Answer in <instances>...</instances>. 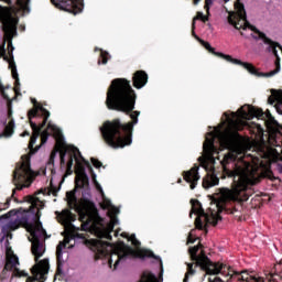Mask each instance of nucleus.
I'll return each mask as SVG.
<instances>
[{"mask_svg":"<svg viewBox=\"0 0 282 282\" xmlns=\"http://www.w3.org/2000/svg\"><path fill=\"white\" fill-rule=\"evenodd\" d=\"M34 107L28 111L29 124L33 131L29 142V154L22 156V163L15 166L13 171L12 182L15 188L12 191V197H14L17 191H23L25 188V182H32L34 172L30 165V160L34 155L41 145L34 148L39 135H41V144H46L50 135L56 140L55 148L51 152L47 166H54V160H56V153H59V162L62 166H65V158L67 156V143H65V137L63 131L59 130L56 124H53L50 120V110L45 109L43 105L39 104L36 99H32Z\"/></svg>","mask_w":282,"mask_h":282,"instance_id":"nucleus-1","label":"nucleus"},{"mask_svg":"<svg viewBox=\"0 0 282 282\" xmlns=\"http://www.w3.org/2000/svg\"><path fill=\"white\" fill-rule=\"evenodd\" d=\"M138 95L131 82L127 78H116L111 80L107 90L106 106L111 111H121L130 116L131 121L122 123L120 119L107 120L99 128L101 138L110 149H124L133 143V127L138 124L140 111L135 109Z\"/></svg>","mask_w":282,"mask_h":282,"instance_id":"nucleus-2","label":"nucleus"},{"mask_svg":"<svg viewBox=\"0 0 282 282\" xmlns=\"http://www.w3.org/2000/svg\"><path fill=\"white\" fill-rule=\"evenodd\" d=\"M221 166L224 177L234 178L231 188H224L226 197L231 202H248L252 195L250 186H254L259 182V165L254 161L246 160L239 164L237 154L228 152L221 161Z\"/></svg>","mask_w":282,"mask_h":282,"instance_id":"nucleus-3","label":"nucleus"},{"mask_svg":"<svg viewBox=\"0 0 282 282\" xmlns=\"http://www.w3.org/2000/svg\"><path fill=\"white\" fill-rule=\"evenodd\" d=\"M66 199L68 207L72 210L77 212V215H79V221L82 225L80 228H78L72 224V221H76V215H74L69 209H64L57 215L59 224H62V226H68L70 230H84L87 232V230L94 226L96 216L98 215L96 204L87 198H83L78 202V198H76V191L67 192Z\"/></svg>","mask_w":282,"mask_h":282,"instance_id":"nucleus-4","label":"nucleus"},{"mask_svg":"<svg viewBox=\"0 0 282 282\" xmlns=\"http://www.w3.org/2000/svg\"><path fill=\"white\" fill-rule=\"evenodd\" d=\"M0 21L4 32L3 42L0 45V58L9 63V69H11V76L14 79V93L19 94L21 91V82L19 80L17 62H14V45H12V40L17 34V25H19V18L9 8L0 7Z\"/></svg>","mask_w":282,"mask_h":282,"instance_id":"nucleus-5","label":"nucleus"},{"mask_svg":"<svg viewBox=\"0 0 282 282\" xmlns=\"http://www.w3.org/2000/svg\"><path fill=\"white\" fill-rule=\"evenodd\" d=\"M239 118L235 119L237 117V113L232 112V118L228 116V112H225L224 116H226L228 120V127L225 130H221V128L215 129V137L218 138L221 147H225V149H229V147H232V143L235 142L236 138H239V131H243V128L246 127V121L243 120H252V118H258V120H263V109L257 108L254 106L246 105L241 107L238 110Z\"/></svg>","mask_w":282,"mask_h":282,"instance_id":"nucleus-6","label":"nucleus"},{"mask_svg":"<svg viewBox=\"0 0 282 282\" xmlns=\"http://www.w3.org/2000/svg\"><path fill=\"white\" fill-rule=\"evenodd\" d=\"M97 249V259H102V257H109L108 265L109 268H113V270H118V265L127 263L128 259H155L162 263V259L159 256H155L153 251L149 249H133L124 242L117 249L112 250L111 242H107L104 240H98L96 242Z\"/></svg>","mask_w":282,"mask_h":282,"instance_id":"nucleus-7","label":"nucleus"},{"mask_svg":"<svg viewBox=\"0 0 282 282\" xmlns=\"http://www.w3.org/2000/svg\"><path fill=\"white\" fill-rule=\"evenodd\" d=\"M235 10L229 12V15L227 18V21L229 25H232L235 30H251V32H254V34H251L252 39L254 41H263L264 45H269L268 52H272V54L275 56V58H279V51H276V47L281 51V44L279 42L272 41L270 37L265 36V33L261 32L257 26L250 24L248 21V15L246 14V6L241 2V0H237L235 2Z\"/></svg>","mask_w":282,"mask_h":282,"instance_id":"nucleus-8","label":"nucleus"},{"mask_svg":"<svg viewBox=\"0 0 282 282\" xmlns=\"http://www.w3.org/2000/svg\"><path fill=\"white\" fill-rule=\"evenodd\" d=\"M70 153L68 155V161H65L64 165H61L62 167L66 166V175H72L74 171H72V167L74 166V160L76 161V177H75V188H85V191H89V176L87 175V172H85V158H83V154L80 153V150L74 145H68L66 148V153Z\"/></svg>","mask_w":282,"mask_h":282,"instance_id":"nucleus-9","label":"nucleus"},{"mask_svg":"<svg viewBox=\"0 0 282 282\" xmlns=\"http://www.w3.org/2000/svg\"><path fill=\"white\" fill-rule=\"evenodd\" d=\"M23 226L28 228V231L32 237L31 251L32 254L35 257V263H39V259H41V256L43 254V252H45L43 250V239L48 238L47 231L43 228V224H41V221H39L37 224H32L28 221V224H23Z\"/></svg>","mask_w":282,"mask_h":282,"instance_id":"nucleus-10","label":"nucleus"},{"mask_svg":"<svg viewBox=\"0 0 282 282\" xmlns=\"http://www.w3.org/2000/svg\"><path fill=\"white\" fill-rule=\"evenodd\" d=\"M192 204V213H195V215H198V217H205L206 224H210L212 226H217L219 221H221V215L217 214V212H210V214H206L204 212V207H202V203L198 199H191Z\"/></svg>","mask_w":282,"mask_h":282,"instance_id":"nucleus-11","label":"nucleus"},{"mask_svg":"<svg viewBox=\"0 0 282 282\" xmlns=\"http://www.w3.org/2000/svg\"><path fill=\"white\" fill-rule=\"evenodd\" d=\"M198 43H200V45H203V47H205V50H207V52H209V54H213L214 56H218V58H224L225 61H227L228 63H232L234 65H240L245 69H254L252 67V64H250L248 62H241V59L234 58L230 55H226L221 52H216L215 47L210 46V43H208L202 39H198Z\"/></svg>","mask_w":282,"mask_h":282,"instance_id":"nucleus-12","label":"nucleus"},{"mask_svg":"<svg viewBox=\"0 0 282 282\" xmlns=\"http://www.w3.org/2000/svg\"><path fill=\"white\" fill-rule=\"evenodd\" d=\"M32 276L26 278V282H41L47 279V273L50 272V260L43 259L37 262L32 269Z\"/></svg>","mask_w":282,"mask_h":282,"instance_id":"nucleus-13","label":"nucleus"},{"mask_svg":"<svg viewBox=\"0 0 282 282\" xmlns=\"http://www.w3.org/2000/svg\"><path fill=\"white\" fill-rule=\"evenodd\" d=\"M19 265H21V262H19L18 256L6 258L4 272H12V276L18 278L28 276V272L21 271Z\"/></svg>","mask_w":282,"mask_h":282,"instance_id":"nucleus-14","label":"nucleus"},{"mask_svg":"<svg viewBox=\"0 0 282 282\" xmlns=\"http://www.w3.org/2000/svg\"><path fill=\"white\" fill-rule=\"evenodd\" d=\"M183 180L189 184L191 191L197 188V182H199V165L194 164L189 171H183Z\"/></svg>","mask_w":282,"mask_h":282,"instance_id":"nucleus-15","label":"nucleus"},{"mask_svg":"<svg viewBox=\"0 0 282 282\" xmlns=\"http://www.w3.org/2000/svg\"><path fill=\"white\" fill-rule=\"evenodd\" d=\"M23 224H28V218L22 217L20 219L11 220L4 226H2V239H12V232L14 230H19V227L23 226Z\"/></svg>","mask_w":282,"mask_h":282,"instance_id":"nucleus-16","label":"nucleus"},{"mask_svg":"<svg viewBox=\"0 0 282 282\" xmlns=\"http://www.w3.org/2000/svg\"><path fill=\"white\" fill-rule=\"evenodd\" d=\"M62 10L70 14H80L83 12V0H59Z\"/></svg>","mask_w":282,"mask_h":282,"instance_id":"nucleus-17","label":"nucleus"},{"mask_svg":"<svg viewBox=\"0 0 282 282\" xmlns=\"http://www.w3.org/2000/svg\"><path fill=\"white\" fill-rule=\"evenodd\" d=\"M275 69L269 72V73H260L257 67H254V65L251 64V67L253 69H247V72H249V74H252L253 76H264L265 78H270L272 76H275V74H279V72H281V57H275Z\"/></svg>","mask_w":282,"mask_h":282,"instance_id":"nucleus-18","label":"nucleus"},{"mask_svg":"<svg viewBox=\"0 0 282 282\" xmlns=\"http://www.w3.org/2000/svg\"><path fill=\"white\" fill-rule=\"evenodd\" d=\"M149 83V75L144 70H137L132 76V85L135 89H142Z\"/></svg>","mask_w":282,"mask_h":282,"instance_id":"nucleus-19","label":"nucleus"},{"mask_svg":"<svg viewBox=\"0 0 282 282\" xmlns=\"http://www.w3.org/2000/svg\"><path fill=\"white\" fill-rule=\"evenodd\" d=\"M203 149L208 158H215V155L219 154V150L215 147V138L206 139Z\"/></svg>","mask_w":282,"mask_h":282,"instance_id":"nucleus-20","label":"nucleus"},{"mask_svg":"<svg viewBox=\"0 0 282 282\" xmlns=\"http://www.w3.org/2000/svg\"><path fill=\"white\" fill-rule=\"evenodd\" d=\"M219 184V177L215 174H209L203 178V188H213V186H217Z\"/></svg>","mask_w":282,"mask_h":282,"instance_id":"nucleus-21","label":"nucleus"},{"mask_svg":"<svg viewBox=\"0 0 282 282\" xmlns=\"http://www.w3.org/2000/svg\"><path fill=\"white\" fill-rule=\"evenodd\" d=\"M83 162H84L85 166L88 169L89 173L91 174V180H93L97 191H99L101 193V195H105V192L102 191V187L100 186V184L96 180V173H94V167H91V163H89V161H87L85 159H83Z\"/></svg>","mask_w":282,"mask_h":282,"instance_id":"nucleus-22","label":"nucleus"},{"mask_svg":"<svg viewBox=\"0 0 282 282\" xmlns=\"http://www.w3.org/2000/svg\"><path fill=\"white\" fill-rule=\"evenodd\" d=\"M67 243H69V239L65 238L64 241H59L56 247V258L57 261H63V248H67Z\"/></svg>","mask_w":282,"mask_h":282,"instance_id":"nucleus-23","label":"nucleus"},{"mask_svg":"<svg viewBox=\"0 0 282 282\" xmlns=\"http://www.w3.org/2000/svg\"><path fill=\"white\" fill-rule=\"evenodd\" d=\"M51 195L53 194V197H56L58 195V188L54 185H51V188H42L35 193V195Z\"/></svg>","mask_w":282,"mask_h":282,"instance_id":"nucleus-24","label":"nucleus"},{"mask_svg":"<svg viewBox=\"0 0 282 282\" xmlns=\"http://www.w3.org/2000/svg\"><path fill=\"white\" fill-rule=\"evenodd\" d=\"M14 133V120L9 121V123L4 127L3 133H1L2 138H10Z\"/></svg>","mask_w":282,"mask_h":282,"instance_id":"nucleus-25","label":"nucleus"},{"mask_svg":"<svg viewBox=\"0 0 282 282\" xmlns=\"http://www.w3.org/2000/svg\"><path fill=\"white\" fill-rule=\"evenodd\" d=\"M109 58H111L109 52L100 50V57L97 63L98 65H107V63H109Z\"/></svg>","mask_w":282,"mask_h":282,"instance_id":"nucleus-26","label":"nucleus"},{"mask_svg":"<svg viewBox=\"0 0 282 282\" xmlns=\"http://www.w3.org/2000/svg\"><path fill=\"white\" fill-rule=\"evenodd\" d=\"M158 278L151 272H143L140 282H156Z\"/></svg>","mask_w":282,"mask_h":282,"instance_id":"nucleus-27","label":"nucleus"},{"mask_svg":"<svg viewBox=\"0 0 282 282\" xmlns=\"http://www.w3.org/2000/svg\"><path fill=\"white\" fill-rule=\"evenodd\" d=\"M17 6L20 10H23V12H30V0H17Z\"/></svg>","mask_w":282,"mask_h":282,"instance_id":"nucleus-28","label":"nucleus"},{"mask_svg":"<svg viewBox=\"0 0 282 282\" xmlns=\"http://www.w3.org/2000/svg\"><path fill=\"white\" fill-rule=\"evenodd\" d=\"M25 202L32 204V206H37V204H42L39 197L32 195L25 196Z\"/></svg>","mask_w":282,"mask_h":282,"instance_id":"nucleus-29","label":"nucleus"},{"mask_svg":"<svg viewBox=\"0 0 282 282\" xmlns=\"http://www.w3.org/2000/svg\"><path fill=\"white\" fill-rule=\"evenodd\" d=\"M193 263H187V272L185 273L183 282H188V276L195 274V269H193Z\"/></svg>","mask_w":282,"mask_h":282,"instance_id":"nucleus-30","label":"nucleus"},{"mask_svg":"<svg viewBox=\"0 0 282 282\" xmlns=\"http://www.w3.org/2000/svg\"><path fill=\"white\" fill-rule=\"evenodd\" d=\"M19 214V210L17 209H11L10 212H8L7 214L0 216V219H10V217H14L15 215Z\"/></svg>","mask_w":282,"mask_h":282,"instance_id":"nucleus-31","label":"nucleus"},{"mask_svg":"<svg viewBox=\"0 0 282 282\" xmlns=\"http://www.w3.org/2000/svg\"><path fill=\"white\" fill-rule=\"evenodd\" d=\"M217 0H205L204 10H206L207 14H210V8H213V3Z\"/></svg>","mask_w":282,"mask_h":282,"instance_id":"nucleus-32","label":"nucleus"},{"mask_svg":"<svg viewBox=\"0 0 282 282\" xmlns=\"http://www.w3.org/2000/svg\"><path fill=\"white\" fill-rule=\"evenodd\" d=\"M202 19H204V13L202 11H198L192 22L193 30L195 28V21H202Z\"/></svg>","mask_w":282,"mask_h":282,"instance_id":"nucleus-33","label":"nucleus"},{"mask_svg":"<svg viewBox=\"0 0 282 282\" xmlns=\"http://www.w3.org/2000/svg\"><path fill=\"white\" fill-rule=\"evenodd\" d=\"M10 257H17V254H14V251L12 250V247L7 245L6 246V259H8Z\"/></svg>","mask_w":282,"mask_h":282,"instance_id":"nucleus-34","label":"nucleus"},{"mask_svg":"<svg viewBox=\"0 0 282 282\" xmlns=\"http://www.w3.org/2000/svg\"><path fill=\"white\" fill-rule=\"evenodd\" d=\"M223 210H225L227 215H235V213L238 212L237 207H228V206H225Z\"/></svg>","mask_w":282,"mask_h":282,"instance_id":"nucleus-35","label":"nucleus"},{"mask_svg":"<svg viewBox=\"0 0 282 282\" xmlns=\"http://www.w3.org/2000/svg\"><path fill=\"white\" fill-rule=\"evenodd\" d=\"M0 93H1L2 98H4V100L10 101V96H8V94H6V87H3V84H1V82H0Z\"/></svg>","mask_w":282,"mask_h":282,"instance_id":"nucleus-36","label":"nucleus"},{"mask_svg":"<svg viewBox=\"0 0 282 282\" xmlns=\"http://www.w3.org/2000/svg\"><path fill=\"white\" fill-rule=\"evenodd\" d=\"M91 164L95 166V169H100L102 166V162H100L98 159L96 158H91L90 159Z\"/></svg>","mask_w":282,"mask_h":282,"instance_id":"nucleus-37","label":"nucleus"},{"mask_svg":"<svg viewBox=\"0 0 282 282\" xmlns=\"http://www.w3.org/2000/svg\"><path fill=\"white\" fill-rule=\"evenodd\" d=\"M195 226L198 230H204V223L202 221V218L199 217L196 218Z\"/></svg>","mask_w":282,"mask_h":282,"instance_id":"nucleus-38","label":"nucleus"},{"mask_svg":"<svg viewBox=\"0 0 282 282\" xmlns=\"http://www.w3.org/2000/svg\"><path fill=\"white\" fill-rule=\"evenodd\" d=\"M101 238L107 239L108 241H111V239H113V237L111 236V231H104L101 234Z\"/></svg>","mask_w":282,"mask_h":282,"instance_id":"nucleus-39","label":"nucleus"},{"mask_svg":"<svg viewBox=\"0 0 282 282\" xmlns=\"http://www.w3.org/2000/svg\"><path fill=\"white\" fill-rule=\"evenodd\" d=\"M265 177H268V180H276V177H274V173H272V171L268 170L265 172Z\"/></svg>","mask_w":282,"mask_h":282,"instance_id":"nucleus-40","label":"nucleus"},{"mask_svg":"<svg viewBox=\"0 0 282 282\" xmlns=\"http://www.w3.org/2000/svg\"><path fill=\"white\" fill-rule=\"evenodd\" d=\"M111 200H109V199H105L104 200V206H102V208H105V209H107V208H111Z\"/></svg>","mask_w":282,"mask_h":282,"instance_id":"nucleus-41","label":"nucleus"},{"mask_svg":"<svg viewBox=\"0 0 282 282\" xmlns=\"http://www.w3.org/2000/svg\"><path fill=\"white\" fill-rule=\"evenodd\" d=\"M131 243H132V246H134V248H138L139 246H141L140 240L135 239V236H133Z\"/></svg>","mask_w":282,"mask_h":282,"instance_id":"nucleus-42","label":"nucleus"},{"mask_svg":"<svg viewBox=\"0 0 282 282\" xmlns=\"http://www.w3.org/2000/svg\"><path fill=\"white\" fill-rule=\"evenodd\" d=\"M195 241H197V239L193 238V235L189 234L188 237H187V243H195Z\"/></svg>","mask_w":282,"mask_h":282,"instance_id":"nucleus-43","label":"nucleus"},{"mask_svg":"<svg viewBox=\"0 0 282 282\" xmlns=\"http://www.w3.org/2000/svg\"><path fill=\"white\" fill-rule=\"evenodd\" d=\"M8 272L9 271H6V267H3V270L1 272V279H6V276H8Z\"/></svg>","mask_w":282,"mask_h":282,"instance_id":"nucleus-44","label":"nucleus"},{"mask_svg":"<svg viewBox=\"0 0 282 282\" xmlns=\"http://www.w3.org/2000/svg\"><path fill=\"white\" fill-rule=\"evenodd\" d=\"M209 17H210V13L209 14L207 13L206 15L203 17V19L200 21L203 23H206L208 21Z\"/></svg>","mask_w":282,"mask_h":282,"instance_id":"nucleus-45","label":"nucleus"},{"mask_svg":"<svg viewBox=\"0 0 282 282\" xmlns=\"http://www.w3.org/2000/svg\"><path fill=\"white\" fill-rule=\"evenodd\" d=\"M274 97L273 96H270L269 98H268V102L270 104V105H274Z\"/></svg>","mask_w":282,"mask_h":282,"instance_id":"nucleus-46","label":"nucleus"},{"mask_svg":"<svg viewBox=\"0 0 282 282\" xmlns=\"http://www.w3.org/2000/svg\"><path fill=\"white\" fill-rule=\"evenodd\" d=\"M192 34H193L194 39H197L199 41V36H197V34H195V28L193 29V26H192Z\"/></svg>","mask_w":282,"mask_h":282,"instance_id":"nucleus-47","label":"nucleus"},{"mask_svg":"<svg viewBox=\"0 0 282 282\" xmlns=\"http://www.w3.org/2000/svg\"><path fill=\"white\" fill-rule=\"evenodd\" d=\"M25 135H30V131L25 130L24 132H22L21 137L25 138Z\"/></svg>","mask_w":282,"mask_h":282,"instance_id":"nucleus-48","label":"nucleus"},{"mask_svg":"<svg viewBox=\"0 0 282 282\" xmlns=\"http://www.w3.org/2000/svg\"><path fill=\"white\" fill-rule=\"evenodd\" d=\"M133 237H135V235H131L129 241L133 242Z\"/></svg>","mask_w":282,"mask_h":282,"instance_id":"nucleus-49","label":"nucleus"},{"mask_svg":"<svg viewBox=\"0 0 282 282\" xmlns=\"http://www.w3.org/2000/svg\"><path fill=\"white\" fill-rule=\"evenodd\" d=\"M199 1H202V0H194V6H197L198 3H199Z\"/></svg>","mask_w":282,"mask_h":282,"instance_id":"nucleus-50","label":"nucleus"},{"mask_svg":"<svg viewBox=\"0 0 282 282\" xmlns=\"http://www.w3.org/2000/svg\"><path fill=\"white\" fill-rule=\"evenodd\" d=\"M8 116H9V118H10V116H12V110H9Z\"/></svg>","mask_w":282,"mask_h":282,"instance_id":"nucleus-51","label":"nucleus"},{"mask_svg":"<svg viewBox=\"0 0 282 282\" xmlns=\"http://www.w3.org/2000/svg\"><path fill=\"white\" fill-rule=\"evenodd\" d=\"M177 184H182V178H178V180H177Z\"/></svg>","mask_w":282,"mask_h":282,"instance_id":"nucleus-52","label":"nucleus"},{"mask_svg":"<svg viewBox=\"0 0 282 282\" xmlns=\"http://www.w3.org/2000/svg\"><path fill=\"white\" fill-rule=\"evenodd\" d=\"M224 1V3H228V1H230V0H223Z\"/></svg>","mask_w":282,"mask_h":282,"instance_id":"nucleus-53","label":"nucleus"},{"mask_svg":"<svg viewBox=\"0 0 282 282\" xmlns=\"http://www.w3.org/2000/svg\"><path fill=\"white\" fill-rule=\"evenodd\" d=\"M241 36H246V34L243 32H240Z\"/></svg>","mask_w":282,"mask_h":282,"instance_id":"nucleus-54","label":"nucleus"},{"mask_svg":"<svg viewBox=\"0 0 282 282\" xmlns=\"http://www.w3.org/2000/svg\"><path fill=\"white\" fill-rule=\"evenodd\" d=\"M39 213H40V212L37 210V214H36L37 219H39Z\"/></svg>","mask_w":282,"mask_h":282,"instance_id":"nucleus-55","label":"nucleus"},{"mask_svg":"<svg viewBox=\"0 0 282 282\" xmlns=\"http://www.w3.org/2000/svg\"><path fill=\"white\" fill-rule=\"evenodd\" d=\"M122 237H127V234H122Z\"/></svg>","mask_w":282,"mask_h":282,"instance_id":"nucleus-56","label":"nucleus"},{"mask_svg":"<svg viewBox=\"0 0 282 282\" xmlns=\"http://www.w3.org/2000/svg\"><path fill=\"white\" fill-rule=\"evenodd\" d=\"M0 138H3V134H0Z\"/></svg>","mask_w":282,"mask_h":282,"instance_id":"nucleus-57","label":"nucleus"},{"mask_svg":"<svg viewBox=\"0 0 282 282\" xmlns=\"http://www.w3.org/2000/svg\"><path fill=\"white\" fill-rule=\"evenodd\" d=\"M52 1V3H54V0H51Z\"/></svg>","mask_w":282,"mask_h":282,"instance_id":"nucleus-58","label":"nucleus"}]
</instances>
